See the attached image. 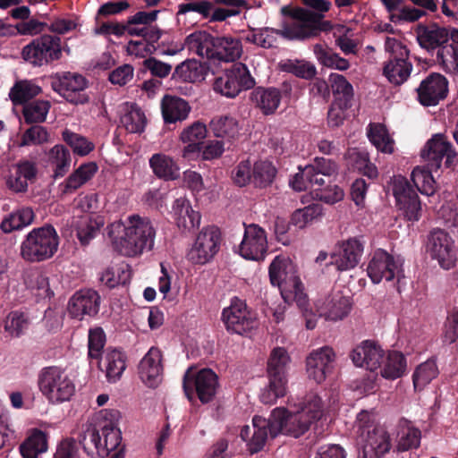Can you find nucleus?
<instances>
[{
	"label": "nucleus",
	"mask_w": 458,
	"mask_h": 458,
	"mask_svg": "<svg viewBox=\"0 0 458 458\" xmlns=\"http://www.w3.org/2000/svg\"><path fill=\"white\" fill-rule=\"evenodd\" d=\"M62 135L67 146L78 156H87L94 149L93 143L81 135L72 132L69 130L63 131Z\"/></svg>",
	"instance_id": "55"
},
{
	"label": "nucleus",
	"mask_w": 458,
	"mask_h": 458,
	"mask_svg": "<svg viewBox=\"0 0 458 458\" xmlns=\"http://www.w3.org/2000/svg\"><path fill=\"white\" fill-rule=\"evenodd\" d=\"M386 51L389 58L383 68V74L394 84H403L410 76L412 64L408 61L409 50L400 40L394 38H386Z\"/></svg>",
	"instance_id": "10"
},
{
	"label": "nucleus",
	"mask_w": 458,
	"mask_h": 458,
	"mask_svg": "<svg viewBox=\"0 0 458 458\" xmlns=\"http://www.w3.org/2000/svg\"><path fill=\"white\" fill-rule=\"evenodd\" d=\"M157 231L147 216L131 215L125 222L115 221L109 225L108 236L113 248L120 254L135 257L154 247Z\"/></svg>",
	"instance_id": "3"
},
{
	"label": "nucleus",
	"mask_w": 458,
	"mask_h": 458,
	"mask_svg": "<svg viewBox=\"0 0 458 458\" xmlns=\"http://www.w3.org/2000/svg\"><path fill=\"white\" fill-rule=\"evenodd\" d=\"M323 411L321 397L311 392L304 396L294 411L290 412L285 408H276L268 419L254 416V434L250 443V451H261L268 437L275 438L280 433L293 437L303 435L314 421L322 417Z\"/></svg>",
	"instance_id": "1"
},
{
	"label": "nucleus",
	"mask_w": 458,
	"mask_h": 458,
	"mask_svg": "<svg viewBox=\"0 0 458 458\" xmlns=\"http://www.w3.org/2000/svg\"><path fill=\"white\" fill-rule=\"evenodd\" d=\"M210 129L216 138L234 139L239 133L238 123L232 116L215 117L210 122Z\"/></svg>",
	"instance_id": "49"
},
{
	"label": "nucleus",
	"mask_w": 458,
	"mask_h": 458,
	"mask_svg": "<svg viewBox=\"0 0 458 458\" xmlns=\"http://www.w3.org/2000/svg\"><path fill=\"white\" fill-rule=\"evenodd\" d=\"M414 32L418 44L428 53L438 51L444 44L449 41V30L437 22H419Z\"/></svg>",
	"instance_id": "20"
},
{
	"label": "nucleus",
	"mask_w": 458,
	"mask_h": 458,
	"mask_svg": "<svg viewBox=\"0 0 458 458\" xmlns=\"http://www.w3.org/2000/svg\"><path fill=\"white\" fill-rule=\"evenodd\" d=\"M103 225L104 220L101 217L92 218L89 215L74 217L71 224L73 230L69 234L72 235L74 231L81 245L87 246L89 241L96 237Z\"/></svg>",
	"instance_id": "34"
},
{
	"label": "nucleus",
	"mask_w": 458,
	"mask_h": 458,
	"mask_svg": "<svg viewBox=\"0 0 458 458\" xmlns=\"http://www.w3.org/2000/svg\"><path fill=\"white\" fill-rule=\"evenodd\" d=\"M41 91L39 86L31 81H19L10 90L9 96L15 104H24L34 97L38 96Z\"/></svg>",
	"instance_id": "51"
},
{
	"label": "nucleus",
	"mask_w": 458,
	"mask_h": 458,
	"mask_svg": "<svg viewBox=\"0 0 458 458\" xmlns=\"http://www.w3.org/2000/svg\"><path fill=\"white\" fill-rule=\"evenodd\" d=\"M204 77V66L196 59H187L176 66L172 75L173 79L182 81H196Z\"/></svg>",
	"instance_id": "44"
},
{
	"label": "nucleus",
	"mask_w": 458,
	"mask_h": 458,
	"mask_svg": "<svg viewBox=\"0 0 458 458\" xmlns=\"http://www.w3.org/2000/svg\"><path fill=\"white\" fill-rule=\"evenodd\" d=\"M221 233L216 225H208L198 234L187 257L195 264H205L212 260L219 252Z\"/></svg>",
	"instance_id": "12"
},
{
	"label": "nucleus",
	"mask_w": 458,
	"mask_h": 458,
	"mask_svg": "<svg viewBox=\"0 0 458 458\" xmlns=\"http://www.w3.org/2000/svg\"><path fill=\"white\" fill-rule=\"evenodd\" d=\"M35 175V168L30 162L21 163L11 170V174L6 180V185L15 192L26 191L28 181Z\"/></svg>",
	"instance_id": "38"
},
{
	"label": "nucleus",
	"mask_w": 458,
	"mask_h": 458,
	"mask_svg": "<svg viewBox=\"0 0 458 458\" xmlns=\"http://www.w3.org/2000/svg\"><path fill=\"white\" fill-rule=\"evenodd\" d=\"M162 352L151 347L140 360V377L148 387H157L162 379Z\"/></svg>",
	"instance_id": "26"
},
{
	"label": "nucleus",
	"mask_w": 458,
	"mask_h": 458,
	"mask_svg": "<svg viewBox=\"0 0 458 458\" xmlns=\"http://www.w3.org/2000/svg\"><path fill=\"white\" fill-rule=\"evenodd\" d=\"M282 297L287 302L295 301L299 309L303 311L308 310L309 300L307 294L303 292V285L301 280L293 289H288L287 292L283 293Z\"/></svg>",
	"instance_id": "62"
},
{
	"label": "nucleus",
	"mask_w": 458,
	"mask_h": 458,
	"mask_svg": "<svg viewBox=\"0 0 458 458\" xmlns=\"http://www.w3.org/2000/svg\"><path fill=\"white\" fill-rule=\"evenodd\" d=\"M213 35L207 31H195L184 38L183 47L189 52L197 54L199 57L209 59V51H211Z\"/></svg>",
	"instance_id": "41"
},
{
	"label": "nucleus",
	"mask_w": 458,
	"mask_h": 458,
	"mask_svg": "<svg viewBox=\"0 0 458 458\" xmlns=\"http://www.w3.org/2000/svg\"><path fill=\"white\" fill-rule=\"evenodd\" d=\"M255 86V79L249 68L242 63H234L214 81V90L227 98L237 97L242 90H248Z\"/></svg>",
	"instance_id": "11"
},
{
	"label": "nucleus",
	"mask_w": 458,
	"mask_h": 458,
	"mask_svg": "<svg viewBox=\"0 0 458 458\" xmlns=\"http://www.w3.org/2000/svg\"><path fill=\"white\" fill-rule=\"evenodd\" d=\"M350 357L356 367H365L369 371H375L381 368L385 352L375 342L365 340L352 351Z\"/></svg>",
	"instance_id": "24"
},
{
	"label": "nucleus",
	"mask_w": 458,
	"mask_h": 458,
	"mask_svg": "<svg viewBox=\"0 0 458 458\" xmlns=\"http://www.w3.org/2000/svg\"><path fill=\"white\" fill-rule=\"evenodd\" d=\"M221 320L230 334L244 335L258 327L257 314L248 308L246 301L237 296L231 299L230 306L223 309Z\"/></svg>",
	"instance_id": "9"
},
{
	"label": "nucleus",
	"mask_w": 458,
	"mask_h": 458,
	"mask_svg": "<svg viewBox=\"0 0 458 458\" xmlns=\"http://www.w3.org/2000/svg\"><path fill=\"white\" fill-rule=\"evenodd\" d=\"M437 360L434 358L428 359L415 369L412 375L413 386L416 390H421L438 375Z\"/></svg>",
	"instance_id": "48"
},
{
	"label": "nucleus",
	"mask_w": 458,
	"mask_h": 458,
	"mask_svg": "<svg viewBox=\"0 0 458 458\" xmlns=\"http://www.w3.org/2000/svg\"><path fill=\"white\" fill-rule=\"evenodd\" d=\"M214 10V3L208 0L181 4L179 5V14H185L190 12L199 13L202 18H209Z\"/></svg>",
	"instance_id": "60"
},
{
	"label": "nucleus",
	"mask_w": 458,
	"mask_h": 458,
	"mask_svg": "<svg viewBox=\"0 0 458 458\" xmlns=\"http://www.w3.org/2000/svg\"><path fill=\"white\" fill-rule=\"evenodd\" d=\"M277 171L273 162L259 159L253 164L250 159L242 160L233 171V180L238 187L252 184L254 189L265 190L275 182Z\"/></svg>",
	"instance_id": "7"
},
{
	"label": "nucleus",
	"mask_w": 458,
	"mask_h": 458,
	"mask_svg": "<svg viewBox=\"0 0 458 458\" xmlns=\"http://www.w3.org/2000/svg\"><path fill=\"white\" fill-rule=\"evenodd\" d=\"M322 208L319 204H310L304 208L297 209L292 215L291 222L297 228L302 229L307 226V224L312 219L321 216Z\"/></svg>",
	"instance_id": "57"
},
{
	"label": "nucleus",
	"mask_w": 458,
	"mask_h": 458,
	"mask_svg": "<svg viewBox=\"0 0 458 458\" xmlns=\"http://www.w3.org/2000/svg\"><path fill=\"white\" fill-rule=\"evenodd\" d=\"M291 357L282 347L272 350L267 362V385L261 389L259 400L263 404L273 405L288 391Z\"/></svg>",
	"instance_id": "5"
},
{
	"label": "nucleus",
	"mask_w": 458,
	"mask_h": 458,
	"mask_svg": "<svg viewBox=\"0 0 458 458\" xmlns=\"http://www.w3.org/2000/svg\"><path fill=\"white\" fill-rule=\"evenodd\" d=\"M49 135L45 128L41 126H32L22 135L21 146L42 144L48 140Z\"/></svg>",
	"instance_id": "63"
},
{
	"label": "nucleus",
	"mask_w": 458,
	"mask_h": 458,
	"mask_svg": "<svg viewBox=\"0 0 458 458\" xmlns=\"http://www.w3.org/2000/svg\"><path fill=\"white\" fill-rule=\"evenodd\" d=\"M399 263L387 251L378 249L375 250L367 266V275L370 280L378 284L383 279L390 281L395 276L400 277ZM400 281V278H398Z\"/></svg>",
	"instance_id": "18"
},
{
	"label": "nucleus",
	"mask_w": 458,
	"mask_h": 458,
	"mask_svg": "<svg viewBox=\"0 0 458 458\" xmlns=\"http://www.w3.org/2000/svg\"><path fill=\"white\" fill-rule=\"evenodd\" d=\"M437 60L445 72L458 73V44H444L437 53Z\"/></svg>",
	"instance_id": "53"
},
{
	"label": "nucleus",
	"mask_w": 458,
	"mask_h": 458,
	"mask_svg": "<svg viewBox=\"0 0 458 458\" xmlns=\"http://www.w3.org/2000/svg\"><path fill=\"white\" fill-rule=\"evenodd\" d=\"M427 250L433 259H437L440 267L449 270L455 266L457 257L454 241L442 229L430 232L427 241Z\"/></svg>",
	"instance_id": "13"
},
{
	"label": "nucleus",
	"mask_w": 458,
	"mask_h": 458,
	"mask_svg": "<svg viewBox=\"0 0 458 458\" xmlns=\"http://www.w3.org/2000/svg\"><path fill=\"white\" fill-rule=\"evenodd\" d=\"M364 251V242L357 237L338 242L331 253V263L337 271L353 269L359 264Z\"/></svg>",
	"instance_id": "16"
},
{
	"label": "nucleus",
	"mask_w": 458,
	"mask_h": 458,
	"mask_svg": "<svg viewBox=\"0 0 458 458\" xmlns=\"http://www.w3.org/2000/svg\"><path fill=\"white\" fill-rule=\"evenodd\" d=\"M334 360L335 352L331 347L325 346L312 351L306 359L309 377L321 384L332 373Z\"/></svg>",
	"instance_id": "22"
},
{
	"label": "nucleus",
	"mask_w": 458,
	"mask_h": 458,
	"mask_svg": "<svg viewBox=\"0 0 458 458\" xmlns=\"http://www.w3.org/2000/svg\"><path fill=\"white\" fill-rule=\"evenodd\" d=\"M87 79L80 74H72L59 78V96L70 103L86 104L89 97L86 93Z\"/></svg>",
	"instance_id": "28"
},
{
	"label": "nucleus",
	"mask_w": 458,
	"mask_h": 458,
	"mask_svg": "<svg viewBox=\"0 0 458 458\" xmlns=\"http://www.w3.org/2000/svg\"><path fill=\"white\" fill-rule=\"evenodd\" d=\"M127 356L123 351L108 347L104 351L98 361V369L106 373V378L110 384L118 381L126 370Z\"/></svg>",
	"instance_id": "27"
},
{
	"label": "nucleus",
	"mask_w": 458,
	"mask_h": 458,
	"mask_svg": "<svg viewBox=\"0 0 458 458\" xmlns=\"http://www.w3.org/2000/svg\"><path fill=\"white\" fill-rule=\"evenodd\" d=\"M207 135V127L199 121L194 122L181 132L182 142H199L203 144V140Z\"/></svg>",
	"instance_id": "61"
},
{
	"label": "nucleus",
	"mask_w": 458,
	"mask_h": 458,
	"mask_svg": "<svg viewBox=\"0 0 458 458\" xmlns=\"http://www.w3.org/2000/svg\"><path fill=\"white\" fill-rule=\"evenodd\" d=\"M172 209L173 217L182 232H191L199 228L200 223L199 212L193 210L188 199L184 198L176 199L173 203Z\"/></svg>",
	"instance_id": "31"
},
{
	"label": "nucleus",
	"mask_w": 458,
	"mask_h": 458,
	"mask_svg": "<svg viewBox=\"0 0 458 458\" xmlns=\"http://www.w3.org/2000/svg\"><path fill=\"white\" fill-rule=\"evenodd\" d=\"M79 443L86 454L92 458H99L100 433L92 425H86L79 435Z\"/></svg>",
	"instance_id": "50"
},
{
	"label": "nucleus",
	"mask_w": 458,
	"mask_h": 458,
	"mask_svg": "<svg viewBox=\"0 0 458 458\" xmlns=\"http://www.w3.org/2000/svg\"><path fill=\"white\" fill-rule=\"evenodd\" d=\"M393 195L398 208L409 221H418L421 216V202L417 192L404 177L395 178Z\"/></svg>",
	"instance_id": "15"
},
{
	"label": "nucleus",
	"mask_w": 458,
	"mask_h": 458,
	"mask_svg": "<svg viewBox=\"0 0 458 458\" xmlns=\"http://www.w3.org/2000/svg\"><path fill=\"white\" fill-rule=\"evenodd\" d=\"M280 13L290 20L283 21L280 29H258L259 47L265 49L274 47L276 35L287 40L305 41L318 37L321 32H329L332 28L329 21L322 20V15L311 13L305 7L286 4L281 7Z\"/></svg>",
	"instance_id": "2"
},
{
	"label": "nucleus",
	"mask_w": 458,
	"mask_h": 458,
	"mask_svg": "<svg viewBox=\"0 0 458 458\" xmlns=\"http://www.w3.org/2000/svg\"><path fill=\"white\" fill-rule=\"evenodd\" d=\"M268 273L272 285L279 289L281 295L288 289H293L301 280L296 275L295 267L291 260L281 256L274 258L270 263Z\"/></svg>",
	"instance_id": "21"
},
{
	"label": "nucleus",
	"mask_w": 458,
	"mask_h": 458,
	"mask_svg": "<svg viewBox=\"0 0 458 458\" xmlns=\"http://www.w3.org/2000/svg\"><path fill=\"white\" fill-rule=\"evenodd\" d=\"M49 103L44 100L31 102L23 107V116L28 123H41L46 119Z\"/></svg>",
	"instance_id": "58"
},
{
	"label": "nucleus",
	"mask_w": 458,
	"mask_h": 458,
	"mask_svg": "<svg viewBox=\"0 0 458 458\" xmlns=\"http://www.w3.org/2000/svg\"><path fill=\"white\" fill-rule=\"evenodd\" d=\"M418 100L423 106H436L448 94V81L440 73L428 74L417 88Z\"/></svg>",
	"instance_id": "19"
},
{
	"label": "nucleus",
	"mask_w": 458,
	"mask_h": 458,
	"mask_svg": "<svg viewBox=\"0 0 458 458\" xmlns=\"http://www.w3.org/2000/svg\"><path fill=\"white\" fill-rule=\"evenodd\" d=\"M147 123L146 116L137 105L131 106L129 111L121 117V123L129 133H141Z\"/></svg>",
	"instance_id": "52"
},
{
	"label": "nucleus",
	"mask_w": 458,
	"mask_h": 458,
	"mask_svg": "<svg viewBox=\"0 0 458 458\" xmlns=\"http://www.w3.org/2000/svg\"><path fill=\"white\" fill-rule=\"evenodd\" d=\"M28 318L20 311L10 312L4 320V329L12 336H21L28 328Z\"/></svg>",
	"instance_id": "56"
},
{
	"label": "nucleus",
	"mask_w": 458,
	"mask_h": 458,
	"mask_svg": "<svg viewBox=\"0 0 458 458\" xmlns=\"http://www.w3.org/2000/svg\"><path fill=\"white\" fill-rule=\"evenodd\" d=\"M284 72H290L296 77L310 80L316 74V68L310 63H299L288 61L283 64Z\"/></svg>",
	"instance_id": "59"
},
{
	"label": "nucleus",
	"mask_w": 458,
	"mask_h": 458,
	"mask_svg": "<svg viewBox=\"0 0 458 458\" xmlns=\"http://www.w3.org/2000/svg\"><path fill=\"white\" fill-rule=\"evenodd\" d=\"M34 220V212L30 208H23L11 213L1 223L4 233H11L30 225Z\"/></svg>",
	"instance_id": "45"
},
{
	"label": "nucleus",
	"mask_w": 458,
	"mask_h": 458,
	"mask_svg": "<svg viewBox=\"0 0 458 458\" xmlns=\"http://www.w3.org/2000/svg\"><path fill=\"white\" fill-rule=\"evenodd\" d=\"M149 166L154 174L165 181H172L180 177V166L170 157L162 153L154 154L149 158Z\"/></svg>",
	"instance_id": "37"
},
{
	"label": "nucleus",
	"mask_w": 458,
	"mask_h": 458,
	"mask_svg": "<svg viewBox=\"0 0 458 458\" xmlns=\"http://www.w3.org/2000/svg\"><path fill=\"white\" fill-rule=\"evenodd\" d=\"M252 104L258 108L263 114L270 115L274 114L280 101L282 99V94L278 88H262L258 86L251 93L250 97Z\"/></svg>",
	"instance_id": "32"
},
{
	"label": "nucleus",
	"mask_w": 458,
	"mask_h": 458,
	"mask_svg": "<svg viewBox=\"0 0 458 458\" xmlns=\"http://www.w3.org/2000/svg\"><path fill=\"white\" fill-rule=\"evenodd\" d=\"M243 226L244 234L239 244V254L246 259H264L268 249L266 231L255 223H243Z\"/></svg>",
	"instance_id": "14"
},
{
	"label": "nucleus",
	"mask_w": 458,
	"mask_h": 458,
	"mask_svg": "<svg viewBox=\"0 0 458 458\" xmlns=\"http://www.w3.org/2000/svg\"><path fill=\"white\" fill-rule=\"evenodd\" d=\"M383 364L380 373L386 379L401 377L407 371V359L397 351L389 352Z\"/></svg>",
	"instance_id": "42"
},
{
	"label": "nucleus",
	"mask_w": 458,
	"mask_h": 458,
	"mask_svg": "<svg viewBox=\"0 0 458 458\" xmlns=\"http://www.w3.org/2000/svg\"><path fill=\"white\" fill-rule=\"evenodd\" d=\"M367 137L377 150L387 154L394 152V140L390 138L385 124L370 123L367 127Z\"/></svg>",
	"instance_id": "40"
},
{
	"label": "nucleus",
	"mask_w": 458,
	"mask_h": 458,
	"mask_svg": "<svg viewBox=\"0 0 458 458\" xmlns=\"http://www.w3.org/2000/svg\"><path fill=\"white\" fill-rule=\"evenodd\" d=\"M190 112L189 103L182 98L165 95L161 100V114L165 123L182 121Z\"/></svg>",
	"instance_id": "33"
},
{
	"label": "nucleus",
	"mask_w": 458,
	"mask_h": 458,
	"mask_svg": "<svg viewBox=\"0 0 458 458\" xmlns=\"http://www.w3.org/2000/svg\"><path fill=\"white\" fill-rule=\"evenodd\" d=\"M106 344V335L101 327H95L89 330L88 334V358L99 360L104 355L105 345Z\"/></svg>",
	"instance_id": "54"
},
{
	"label": "nucleus",
	"mask_w": 458,
	"mask_h": 458,
	"mask_svg": "<svg viewBox=\"0 0 458 458\" xmlns=\"http://www.w3.org/2000/svg\"><path fill=\"white\" fill-rule=\"evenodd\" d=\"M101 430L99 458H106L111 452L114 454L121 451L124 454V447L121 446L123 439L121 430L112 422L106 423Z\"/></svg>",
	"instance_id": "36"
},
{
	"label": "nucleus",
	"mask_w": 458,
	"mask_h": 458,
	"mask_svg": "<svg viewBox=\"0 0 458 458\" xmlns=\"http://www.w3.org/2000/svg\"><path fill=\"white\" fill-rule=\"evenodd\" d=\"M350 310V297L343 295L340 292L327 296L317 310L320 317L333 321L343 319L348 316Z\"/></svg>",
	"instance_id": "30"
},
{
	"label": "nucleus",
	"mask_w": 458,
	"mask_h": 458,
	"mask_svg": "<svg viewBox=\"0 0 458 458\" xmlns=\"http://www.w3.org/2000/svg\"><path fill=\"white\" fill-rule=\"evenodd\" d=\"M329 89L335 96V101L344 106H351L353 98L352 86L348 80L341 74L331 73L329 76Z\"/></svg>",
	"instance_id": "39"
},
{
	"label": "nucleus",
	"mask_w": 458,
	"mask_h": 458,
	"mask_svg": "<svg viewBox=\"0 0 458 458\" xmlns=\"http://www.w3.org/2000/svg\"><path fill=\"white\" fill-rule=\"evenodd\" d=\"M56 54L57 41L50 35H44L33 40L22 49L23 58L35 65L48 63L55 57Z\"/></svg>",
	"instance_id": "23"
},
{
	"label": "nucleus",
	"mask_w": 458,
	"mask_h": 458,
	"mask_svg": "<svg viewBox=\"0 0 458 458\" xmlns=\"http://www.w3.org/2000/svg\"><path fill=\"white\" fill-rule=\"evenodd\" d=\"M219 388V377L210 369H202L193 371L188 369L182 377V390L186 397L193 402L199 399L201 404L212 402Z\"/></svg>",
	"instance_id": "8"
},
{
	"label": "nucleus",
	"mask_w": 458,
	"mask_h": 458,
	"mask_svg": "<svg viewBox=\"0 0 458 458\" xmlns=\"http://www.w3.org/2000/svg\"><path fill=\"white\" fill-rule=\"evenodd\" d=\"M363 442L361 458H381L392 447L390 435L383 426L373 427L371 430H369Z\"/></svg>",
	"instance_id": "25"
},
{
	"label": "nucleus",
	"mask_w": 458,
	"mask_h": 458,
	"mask_svg": "<svg viewBox=\"0 0 458 458\" xmlns=\"http://www.w3.org/2000/svg\"><path fill=\"white\" fill-rule=\"evenodd\" d=\"M101 305L100 294L93 289L86 288L75 292L68 300V314L78 319L85 316L95 317L98 314Z\"/></svg>",
	"instance_id": "17"
},
{
	"label": "nucleus",
	"mask_w": 458,
	"mask_h": 458,
	"mask_svg": "<svg viewBox=\"0 0 458 458\" xmlns=\"http://www.w3.org/2000/svg\"><path fill=\"white\" fill-rule=\"evenodd\" d=\"M242 54V45L239 38L231 36L214 37L209 59L234 62Z\"/></svg>",
	"instance_id": "29"
},
{
	"label": "nucleus",
	"mask_w": 458,
	"mask_h": 458,
	"mask_svg": "<svg viewBox=\"0 0 458 458\" xmlns=\"http://www.w3.org/2000/svg\"><path fill=\"white\" fill-rule=\"evenodd\" d=\"M422 157L428 161L426 168L416 166L411 174L417 190L427 196H432L437 191V182L432 175L442 165L450 169L457 163V152L445 134H435L428 140L422 151Z\"/></svg>",
	"instance_id": "4"
},
{
	"label": "nucleus",
	"mask_w": 458,
	"mask_h": 458,
	"mask_svg": "<svg viewBox=\"0 0 458 458\" xmlns=\"http://www.w3.org/2000/svg\"><path fill=\"white\" fill-rule=\"evenodd\" d=\"M57 250V233L53 225L32 229L21 244V256L29 262L49 259Z\"/></svg>",
	"instance_id": "6"
},
{
	"label": "nucleus",
	"mask_w": 458,
	"mask_h": 458,
	"mask_svg": "<svg viewBox=\"0 0 458 458\" xmlns=\"http://www.w3.org/2000/svg\"><path fill=\"white\" fill-rule=\"evenodd\" d=\"M313 53L318 61L331 69H337L338 71H347L350 66L349 60L341 57L338 54L332 51V48L324 47L321 44H315L313 47Z\"/></svg>",
	"instance_id": "43"
},
{
	"label": "nucleus",
	"mask_w": 458,
	"mask_h": 458,
	"mask_svg": "<svg viewBox=\"0 0 458 458\" xmlns=\"http://www.w3.org/2000/svg\"><path fill=\"white\" fill-rule=\"evenodd\" d=\"M314 195L321 201L333 204L343 199L344 193L340 186L334 184L324 189H314Z\"/></svg>",
	"instance_id": "64"
},
{
	"label": "nucleus",
	"mask_w": 458,
	"mask_h": 458,
	"mask_svg": "<svg viewBox=\"0 0 458 458\" xmlns=\"http://www.w3.org/2000/svg\"><path fill=\"white\" fill-rule=\"evenodd\" d=\"M47 449V437L40 430L33 431L20 447L23 458H38V455L46 452Z\"/></svg>",
	"instance_id": "47"
},
{
	"label": "nucleus",
	"mask_w": 458,
	"mask_h": 458,
	"mask_svg": "<svg viewBox=\"0 0 458 458\" xmlns=\"http://www.w3.org/2000/svg\"><path fill=\"white\" fill-rule=\"evenodd\" d=\"M38 387L44 396L54 402L57 393V368L46 367L38 374Z\"/></svg>",
	"instance_id": "46"
},
{
	"label": "nucleus",
	"mask_w": 458,
	"mask_h": 458,
	"mask_svg": "<svg viewBox=\"0 0 458 458\" xmlns=\"http://www.w3.org/2000/svg\"><path fill=\"white\" fill-rule=\"evenodd\" d=\"M421 431L415 428L411 421L401 418L397 424V450L405 452L417 449L420 445Z\"/></svg>",
	"instance_id": "35"
}]
</instances>
